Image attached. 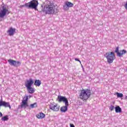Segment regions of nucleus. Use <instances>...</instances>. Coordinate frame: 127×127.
Here are the masks:
<instances>
[{
  "mask_svg": "<svg viewBox=\"0 0 127 127\" xmlns=\"http://www.w3.org/2000/svg\"><path fill=\"white\" fill-rule=\"evenodd\" d=\"M56 9V8L54 3L48 0L46 1V3L44 5L42 11L44 12L45 14H53L55 12Z\"/></svg>",
  "mask_w": 127,
  "mask_h": 127,
  "instance_id": "1",
  "label": "nucleus"
},
{
  "mask_svg": "<svg viewBox=\"0 0 127 127\" xmlns=\"http://www.w3.org/2000/svg\"><path fill=\"white\" fill-rule=\"evenodd\" d=\"M92 92L91 90L88 89L81 90L79 93V98L82 101H87L91 97Z\"/></svg>",
  "mask_w": 127,
  "mask_h": 127,
  "instance_id": "2",
  "label": "nucleus"
},
{
  "mask_svg": "<svg viewBox=\"0 0 127 127\" xmlns=\"http://www.w3.org/2000/svg\"><path fill=\"white\" fill-rule=\"evenodd\" d=\"M34 81L33 79L30 78L29 80H27L25 82V86L27 88L28 92L30 94H33L35 92L34 88L31 87L33 85Z\"/></svg>",
  "mask_w": 127,
  "mask_h": 127,
  "instance_id": "3",
  "label": "nucleus"
},
{
  "mask_svg": "<svg viewBox=\"0 0 127 127\" xmlns=\"http://www.w3.org/2000/svg\"><path fill=\"white\" fill-rule=\"evenodd\" d=\"M105 58L107 60L108 63L111 64L114 62V60L116 59V55L113 52H107L104 55Z\"/></svg>",
  "mask_w": 127,
  "mask_h": 127,
  "instance_id": "4",
  "label": "nucleus"
},
{
  "mask_svg": "<svg viewBox=\"0 0 127 127\" xmlns=\"http://www.w3.org/2000/svg\"><path fill=\"white\" fill-rule=\"evenodd\" d=\"M25 7H27V8L37 9V6H38V1L36 0H32L28 3H25Z\"/></svg>",
  "mask_w": 127,
  "mask_h": 127,
  "instance_id": "5",
  "label": "nucleus"
},
{
  "mask_svg": "<svg viewBox=\"0 0 127 127\" xmlns=\"http://www.w3.org/2000/svg\"><path fill=\"white\" fill-rule=\"evenodd\" d=\"M9 11L8 9L6 7V5L4 4H3L1 6V8L0 10V18H3L6 15V14H9Z\"/></svg>",
  "mask_w": 127,
  "mask_h": 127,
  "instance_id": "6",
  "label": "nucleus"
},
{
  "mask_svg": "<svg viewBox=\"0 0 127 127\" xmlns=\"http://www.w3.org/2000/svg\"><path fill=\"white\" fill-rule=\"evenodd\" d=\"M28 96H26L23 98V100H22L21 104V108H27L28 107Z\"/></svg>",
  "mask_w": 127,
  "mask_h": 127,
  "instance_id": "7",
  "label": "nucleus"
},
{
  "mask_svg": "<svg viewBox=\"0 0 127 127\" xmlns=\"http://www.w3.org/2000/svg\"><path fill=\"white\" fill-rule=\"evenodd\" d=\"M58 99L59 100V103H61L63 102V103H65V106H69V102H68V99L64 96H59L58 97Z\"/></svg>",
  "mask_w": 127,
  "mask_h": 127,
  "instance_id": "8",
  "label": "nucleus"
},
{
  "mask_svg": "<svg viewBox=\"0 0 127 127\" xmlns=\"http://www.w3.org/2000/svg\"><path fill=\"white\" fill-rule=\"evenodd\" d=\"M8 62L11 66H14V67H17L21 64L20 62H16L11 59L8 60Z\"/></svg>",
  "mask_w": 127,
  "mask_h": 127,
  "instance_id": "9",
  "label": "nucleus"
},
{
  "mask_svg": "<svg viewBox=\"0 0 127 127\" xmlns=\"http://www.w3.org/2000/svg\"><path fill=\"white\" fill-rule=\"evenodd\" d=\"M64 4L63 6V9L64 10H68L69 7H73L74 4L68 1H66L64 3Z\"/></svg>",
  "mask_w": 127,
  "mask_h": 127,
  "instance_id": "10",
  "label": "nucleus"
},
{
  "mask_svg": "<svg viewBox=\"0 0 127 127\" xmlns=\"http://www.w3.org/2000/svg\"><path fill=\"white\" fill-rule=\"evenodd\" d=\"M119 47H117L115 51V53H117V56H119V57H122L123 55H125V54L127 53V51L123 50L122 51H119Z\"/></svg>",
  "mask_w": 127,
  "mask_h": 127,
  "instance_id": "11",
  "label": "nucleus"
},
{
  "mask_svg": "<svg viewBox=\"0 0 127 127\" xmlns=\"http://www.w3.org/2000/svg\"><path fill=\"white\" fill-rule=\"evenodd\" d=\"M50 109L54 112H58L60 109V106L58 104H52L50 105Z\"/></svg>",
  "mask_w": 127,
  "mask_h": 127,
  "instance_id": "12",
  "label": "nucleus"
},
{
  "mask_svg": "<svg viewBox=\"0 0 127 127\" xmlns=\"http://www.w3.org/2000/svg\"><path fill=\"white\" fill-rule=\"evenodd\" d=\"M4 107L5 108H9V109H11V106L9 102H6L2 101L1 99L0 100V107Z\"/></svg>",
  "mask_w": 127,
  "mask_h": 127,
  "instance_id": "13",
  "label": "nucleus"
},
{
  "mask_svg": "<svg viewBox=\"0 0 127 127\" xmlns=\"http://www.w3.org/2000/svg\"><path fill=\"white\" fill-rule=\"evenodd\" d=\"M7 32L9 36H13L14 33H15V28H13L11 27L9 28V29L7 30Z\"/></svg>",
  "mask_w": 127,
  "mask_h": 127,
  "instance_id": "14",
  "label": "nucleus"
},
{
  "mask_svg": "<svg viewBox=\"0 0 127 127\" xmlns=\"http://www.w3.org/2000/svg\"><path fill=\"white\" fill-rule=\"evenodd\" d=\"M36 117L37 119L42 120V119H44V118H45V115L42 112H40L36 115Z\"/></svg>",
  "mask_w": 127,
  "mask_h": 127,
  "instance_id": "15",
  "label": "nucleus"
},
{
  "mask_svg": "<svg viewBox=\"0 0 127 127\" xmlns=\"http://www.w3.org/2000/svg\"><path fill=\"white\" fill-rule=\"evenodd\" d=\"M68 106L69 105H65V106L62 107L61 108V112H62V113H65V112H67V110H68Z\"/></svg>",
  "mask_w": 127,
  "mask_h": 127,
  "instance_id": "16",
  "label": "nucleus"
},
{
  "mask_svg": "<svg viewBox=\"0 0 127 127\" xmlns=\"http://www.w3.org/2000/svg\"><path fill=\"white\" fill-rule=\"evenodd\" d=\"M34 85H35V86H38V87H39V86H40V85H41V81H40L38 79H36L35 81Z\"/></svg>",
  "mask_w": 127,
  "mask_h": 127,
  "instance_id": "17",
  "label": "nucleus"
},
{
  "mask_svg": "<svg viewBox=\"0 0 127 127\" xmlns=\"http://www.w3.org/2000/svg\"><path fill=\"white\" fill-rule=\"evenodd\" d=\"M8 120H9L8 115H6L5 116H3L1 119V121H2V122H6L8 121Z\"/></svg>",
  "mask_w": 127,
  "mask_h": 127,
  "instance_id": "18",
  "label": "nucleus"
},
{
  "mask_svg": "<svg viewBox=\"0 0 127 127\" xmlns=\"http://www.w3.org/2000/svg\"><path fill=\"white\" fill-rule=\"evenodd\" d=\"M116 113H122V108L120 106H117L115 107Z\"/></svg>",
  "mask_w": 127,
  "mask_h": 127,
  "instance_id": "19",
  "label": "nucleus"
},
{
  "mask_svg": "<svg viewBox=\"0 0 127 127\" xmlns=\"http://www.w3.org/2000/svg\"><path fill=\"white\" fill-rule=\"evenodd\" d=\"M115 95H117V98H123L124 97V94H123V93L116 92Z\"/></svg>",
  "mask_w": 127,
  "mask_h": 127,
  "instance_id": "20",
  "label": "nucleus"
},
{
  "mask_svg": "<svg viewBox=\"0 0 127 127\" xmlns=\"http://www.w3.org/2000/svg\"><path fill=\"white\" fill-rule=\"evenodd\" d=\"M30 107L32 109H33L34 108H37V103H34L33 104H30Z\"/></svg>",
  "mask_w": 127,
  "mask_h": 127,
  "instance_id": "21",
  "label": "nucleus"
},
{
  "mask_svg": "<svg viewBox=\"0 0 127 127\" xmlns=\"http://www.w3.org/2000/svg\"><path fill=\"white\" fill-rule=\"evenodd\" d=\"M110 111H114V110L115 109V106H113V105H111L110 108H109Z\"/></svg>",
  "mask_w": 127,
  "mask_h": 127,
  "instance_id": "22",
  "label": "nucleus"
},
{
  "mask_svg": "<svg viewBox=\"0 0 127 127\" xmlns=\"http://www.w3.org/2000/svg\"><path fill=\"white\" fill-rule=\"evenodd\" d=\"M74 60H75V61H78V62H79V63L81 64V61H80V60H79L78 59L75 58L74 59Z\"/></svg>",
  "mask_w": 127,
  "mask_h": 127,
  "instance_id": "23",
  "label": "nucleus"
},
{
  "mask_svg": "<svg viewBox=\"0 0 127 127\" xmlns=\"http://www.w3.org/2000/svg\"><path fill=\"white\" fill-rule=\"evenodd\" d=\"M24 6H25V4L24 5H21L19 6V7L20 8H22V7H24Z\"/></svg>",
  "mask_w": 127,
  "mask_h": 127,
  "instance_id": "24",
  "label": "nucleus"
},
{
  "mask_svg": "<svg viewBox=\"0 0 127 127\" xmlns=\"http://www.w3.org/2000/svg\"><path fill=\"white\" fill-rule=\"evenodd\" d=\"M2 117V113H1V112H0V118Z\"/></svg>",
  "mask_w": 127,
  "mask_h": 127,
  "instance_id": "25",
  "label": "nucleus"
},
{
  "mask_svg": "<svg viewBox=\"0 0 127 127\" xmlns=\"http://www.w3.org/2000/svg\"><path fill=\"white\" fill-rule=\"evenodd\" d=\"M70 127H75V126H74V124H70Z\"/></svg>",
  "mask_w": 127,
  "mask_h": 127,
  "instance_id": "26",
  "label": "nucleus"
},
{
  "mask_svg": "<svg viewBox=\"0 0 127 127\" xmlns=\"http://www.w3.org/2000/svg\"><path fill=\"white\" fill-rule=\"evenodd\" d=\"M29 98H31V95H29Z\"/></svg>",
  "mask_w": 127,
  "mask_h": 127,
  "instance_id": "27",
  "label": "nucleus"
}]
</instances>
